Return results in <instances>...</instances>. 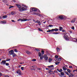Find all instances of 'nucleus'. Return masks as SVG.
I'll list each match as a JSON object with an SVG mask.
<instances>
[{
    "instance_id": "obj_21",
    "label": "nucleus",
    "mask_w": 77,
    "mask_h": 77,
    "mask_svg": "<svg viewBox=\"0 0 77 77\" xmlns=\"http://www.w3.org/2000/svg\"><path fill=\"white\" fill-rule=\"evenodd\" d=\"M56 49L57 52H58V51H60V49H59V48H57Z\"/></svg>"
},
{
    "instance_id": "obj_58",
    "label": "nucleus",
    "mask_w": 77,
    "mask_h": 77,
    "mask_svg": "<svg viewBox=\"0 0 77 77\" xmlns=\"http://www.w3.org/2000/svg\"><path fill=\"white\" fill-rule=\"evenodd\" d=\"M75 70H73V72H75Z\"/></svg>"
},
{
    "instance_id": "obj_42",
    "label": "nucleus",
    "mask_w": 77,
    "mask_h": 77,
    "mask_svg": "<svg viewBox=\"0 0 77 77\" xmlns=\"http://www.w3.org/2000/svg\"><path fill=\"white\" fill-rule=\"evenodd\" d=\"M55 63L56 65H59V62H55Z\"/></svg>"
},
{
    "instance_id": "obj_15",
    "label": "nucleus",
    "mask_w": 77,
    "mask_h": 77,
    "mask_svg": "<svg viewBox=\"0 0 77 77\" xmlns=\"http://www.w3.org/2000/svg\"><path fill=\"white\" fill-rule=\"evenodd\" d=\"M12 54L13 57H16V56H17V55L16 54H15L14 53L13 54Z\"/></svg>"
},
{
    "instance_id": "obj_40",
    "label": "nucleus",
    "mask_w": 77,
    "mask_h": 77,
    "mask_svg": "<svg viewBox=\"0 0 77 77\" xmlns=\"http://www.w3.org/2000/svg\"><path fill=\"white\" fill-rule=\"evenodd\" d=\"M42 53H43V54H44V50H42Z\"/></svg>"
},
{
    "instance_id": "obj_32",
    "label": "nucleus",
    "mask_w": 77,
    "mask_h": 77,
    "mask_svg": "<svg viewBox=\"0 0 77 77\" xmlns=\"http://www.w3.org/2000/svg\"><path fill=\"white\" fill-rule=\"evenodd\" d=\"M5 64L6 66H9V64L8 63H5Z\"/></svg>"
},
{
    "instance_id": "obj_44",
    "label": "nucleus",
    "mask_w": 77,
    "mask_h": 77,
    "mask_svg": "<svg viewBox=\"0 0 77 77\" xmlns=\"http://www.w3.org/2000/svg\"><path fill=\"white\" fill-rule=\"evenodd\" d=\"M10 59H6V61H9V60H10Z\"/></svg>"
},
{
    "instance_id": "obj_22",
    "label": "nucleus",
    "mask_w": 77,
    "mask_h": 77,
    "mask_svg": "<svg viewBox=\"0 0 77 77\" xmlns=\"http://www.w3.org/2000/svg\"><path fill=\"white\" fill-rule=\"evenodd\" d=\"M38 25L39 26H41V22L39 20V21H38Z\"/></svg>"
},
{
    "instance_id": "obj_24",
    "label": "nucleus",
    "mask_w": 77,
    "mask_h": 77,
    "mask_svg": "<svg viewBox=\"0 0 77 77\" xmlns=\"http://www.w3.org/2000/svg\"><path fill=\"white\" fill-rule=\"evenodd\" d=\"M38 30H39V31H40L41 32H42V29H41V28H38Z\"/></svg>"
},
{
    "instance_id": "obj_25",
    "label": "nucleus",
    "mask_w": 77,
    "mask_h": 77,
    "mask_svg": "<svg viewBox=\"0 0 77 77\" xmlns=\"http://www.w3.org/2000/svg\"><path fill=\"white\" fill-rule=\"evenodd\" d=\"M7 17V16H6V15L4 16H3V18H6Z\"/></svg>"
},
{
    "instance_id": "obj_59",
    "label": "nucleus",
    "mask_w": 77,
    "mask_h": 77,
    "mask_svg": "<svg viewBox=\"0 0 77 77\" xmlns=\"http://www.w3.org/2000/svg\"><path fill=\"white\" fill-rule=\"evenodd\" d=\"M38 70H41V69H40L39 68H38Z\"/></svg>"
},
{
    "instance_id": "obj_49",
    "label": "nucleus",
    "mask_w": 77,
    "mask_h": 77,
    "mask_svg": "<svg viewBox=\"0 0 77 77\" xmlns=\"http://www.w3.org/2000/svg\"><path fill=\"white\" fill-rule=\"evenodd\" d=\"M11 14V15H14V12H12Z\"/></svg>"
},
{
    "instance_id": "obj_26",
    "label": "nucleus",
    "mask_w": 77,
    "mask_h": 77,
    "mask_svg": "<svg viewBox=\"0 0 77 77\" xmlns=\"http://www.w3.org/2000/svg\"><path fill=\"white\" fill-rule=\"evenodd\" d=\"M40 58L41 60H42V59H43V56L42 55L40 57Z\"/></svg>"
},
{
    "instance_id": "obj_13",
    "label": "nucleus",
    "mask_w": 77,
    "mask_h": 77,
    "mask_svg": "<svg viewBox=\"0 0 77 77\" xmlns=\"http://www.w3.org/2000/svg\"><path fill=\"white\" fill-rule=\"evenodd\" d=\"M75 18L73 19L72 20L71 23H74L75 22Z\"/></svg>"
},
{
    "instance_id": "obj_64",
    "label": "nucleus",
    "mask_w": 77,
    "mask_h": 77,
    "mask_svg": "<svg viewBox=\"0 0 77 77\" xmlns=\"http://www.w3.org/2000/svg\"><path fill=\"white\" fill-rule=\"evenodd\" d=\"M58 62L59 63H60V61H59V62Z\"/></svg>"
},
{
    "instance_id": "obj_2",
    "label": "nucleus",
    "mask_w": 77,
    "mask_h": 77,
    "mask_svg": "<svg viewBox=\"0 0 77 77\" xmlns=\"http://www.w3.org/2000/svg\"><path fill=\"white\" fill-rule=\"evenodd\" d=\"M66 34H67V33L66 32L64 33V37L66 41H68V40L69 39V37H68V36L66 35Z\"/></svg>"
},
{
    "instance_id": "obj_7",
    "label": "nucleus",
    "mask_w": 77,
    "mask_h": 77,
    "mask_svg": "<svg viewBox=\"0 0 77 77\" xmlns=\"http://www.w3.org/2000/svg\"><path fill=\"white\" fill-rule=\"evenodd\" d=\"M8 53L10 55H12L14 53V50H11L10 51H9L8 52Z\"/></svg>"
},
{
    "instance_id": "obj_16",
    "label": "nucleus",
    "mask_w": 77,
    "mask_h": 77,
    "mask_svg": "<svg viewBox=\"0 0 77 77\" xmlns=\"http://www.w3.org/2000/svg\"><path fill=\"white\" fill-rule=\"evenodd\" d=\"M26 53H27V54H31V53H30V52L28 51H26Z\"/></svg>"
},
{
    "instance_id": "obj_35",
    "label": "nucleus",
    "mask_w": 77,
    "mask_h": 77,
    "mask_svg": "<svg viewBox=\"0 0 77 77\" xmlns=\"http://www.w3.org/2000/svg\"><path fill=\"white\" fill-rule=\"evenodd\" d=\"M35 50L37 51H38V52H40V50H39V49H35Z\"/></svg>"
},
{
    "instance_id": "obj_61",
    "label": "nucleus",
    "mask_w": 77,
    "mask_h": 77,
    "mask_svg": "<svg viewBox=\"0 0 77 77\" xmlns=\"http://www.w3.org/2000/svg\"><path fill=\"white\" fill-rule=\"evenodd\" d=\"M65 66V67L66 66V67H68V66H67V65H65V66Z\"/></svg>"
},
{
    "instance_id": "obj_46",
    "label": "nucleus",
    "mask_w": 77,
    "mask_h": 77,
    "mask_svg": "<svg viewBox=\"0 0 77 77\" xmlns=\"http://www.w3.org/2000/svg\"><path fill=\"white\" fill-rule=\"evenodd\" d=\"M73 30H74V26H73L71 28Z\"/></svg>"
},
{
    "instance_id": "obj_6",
    "label": "nucleus",
    "mask_w": 77,
    "mask_h": 77,
    "mask_svg": "<svg viewBox=\"0 0 77 77\" xmlns=\"http://www.w3.org/2000/svg\"><path fill=\"white\" fill-rule=\"evenodd\" d=\"M6 63V60H2V61L1 63H0L1 65H2V64H3L4 65H5V63Z\"/></svg>"
},
{
    "instance_id": "obj_27",
    "label": "nucleus",
    "mask_w": 77,
    "mask_h": 77,
    "mask_svg": "<svg viewBox=\"0 0 77 77\" xmlns=\"http://www.w3.org/2000/svg\"><path fill=\"white\" fill-rule=\"evenodd\" d=\"M61 75H65L64 72H61Z\"/></svg>"
},
{
    "instance_id": "obj_12",
    "label": "nucleus",
    "mask_w": 77,
    "mask_h": 77,
    "mask_svg": "<svg viewBox=\"0 0 77 77\" xmlns=\"http://www.w3.org/2000/svg\"><path fill=\"white\" fill-rule=\"evenodd\" d=\"M16 5L17 6V8H19V9H20L21 7V5L18 4H17Z\"/></svg>"
},
{
    "instance_id": "obj_41",
    "label": "nucleus",
    "mask_w": 77,
    "mask_h": 77,
    "mask_svg": "<svg viewBox=\"0 0 77 77\" xmlns=\"http://www.w3.org/2000/svg\"><path fill=\"white\" fill-rule=\"evenodd\" d=\"M65 73H66V74H67V75H69V73H68V72H65Z\"/></svg>"
},
{
    "instance_id": "obj_47",
    "label": "nucleus",
    "mask_w": 77,
    "mask_h": 77,
    "mask_svg": "<svg viewBox=\"0 0 77 77\" xmlns=\"http://www.w3.org/2000/svg\"><path fill=\"white\" fill-rule=\"evenodd\" d=\"M35 23H38V22H39V20H37L35 21Z\"/></svg>"
},
{
    "instance_id": "obj_38",
    "label": "nucleus",
    "mask_w": 77,
    "mask_h": 77,
    "mask_svg": "<svg viewBox=\"0 0 77 77\" xmlns=\"http://www.w3.org/2000/svg\"><path fill=\"white\" fill-rule=\"evenodd\" d=\"M62 72V69H60L59 70V72Z\"/></svg>"
},
{
    "instance_id": "obj_60",
    "label": "nucleus",
    "mask_w": 77,
    "mask_h": 77,
    "mask_svg": "<svg viewBox=\"0 0 77 77\" xmlns=\"http://www.w3.org/2000/svg\"><path fill=\"white\" fill-rule=\"evenodd\" d=\"M46 69L47 70H48V69L47 68H46Z\"/></svg>"
},
{
    "instance_id": "obj_50",
    "label": "nucleus",
    "mask_w": 77,
    "mask_h": 77,
    "mask_svg": "<svg viewBox=\"0 0 77 77\" xmlns=\"http://www.w3.org/2000/svg\"><path fill=\"white\" fill-rule=\"evenodd\" d=\"M24 7H25V8H27V6L26 5L24 6Z\"/></svg>"
},
{
    "instance_id": "obj_9",
    "label": "nucleus",
    "mask_w": 77,
    "mask_h": 77,
    "mask_svg": "<svg viewBox=\"0 0 77 77\" xmlns=\"http://www.w3.org/2000/svg\"><path fill=\"white\" fill-rule=\"evenodd\" d=\"M17 74H18V75H21V71L20 70H18L17 71Z\"/></svg>"
},
{
    "instance_id": "obj_17",
    "label": "nucleus",
    "mask_w": 77,
    "mask_h": 77,
    "mask_svg": "<svg viewBox=\"0 0 77 77\" xmlns=\"http://www.w3.org/2000/svg\"><path fill=\"white\" fill-rule=\"evenodd\" d=\"M2 24H6V22L5 21H1Z\"/></svg>"
},
{
    "instance_id": "obj_45",
    "label": "nucleus",
    "mask_w": 77,
    "mask_h": 77,
    "mask_svg": "<svg viewBox=\"0 0 77 77\" xmlns=\"http://www.w3.org/2000/svg\"><path fill=\"white\" fill-rule=\"evenodd\" d=\"M14 50L15 52H18V51L17 50V49H15Z\"/></svg>"
},
{
    "instance_id": "obj_52",
    "label": "nucleus",
    "mask_w": 77,
    "mask_h": 77,
    "mask_svg": "<svg viewBox=\"0 0 77 77\" xmlns=\"http://www.w3.org/2000/svg\"><path fill=\"white\" fill-rule=\"evenodd\" d=\"M57 71H59V70H60V69H57Z\"/></svg>"
},
{
    "instance_id": "obj_19",
    "label": "nucleus",
    "mask_w": 77,
    "mask_h": 77,
    "mask_svg": "<svg viewBox=\"0 0 77 77\" xmlns=\"http://www.w3.org/2000/svg\"><path fill=\"white\" fill-rule=\"evenodd\" d=\"M62 60V59L61 58H60L56 60H57V61H61Z\"/></svg>"
},
{
    "instance_id": "obj_37",
    "label": "nucleus",
    "mask_w": 77,
    "mask_h": 77,
    "mask_svg": "<svg viewBox=\"0 0 77 77\" xmlns=\"http://www.w3.org/2000/svg\"><path fill=\"white\" fill-rule=\"evenodd\" d=\"M55 57L57 59V58H58V57H59V56L57 55H56L55 56Z\"/></svg>"
},
{
    "instance_id": "obj_30",
    "label": "nucleus",
    "mask_w": 77,
    "mask_h": 77,
    "mask_svg": "<svg viewBox=\"0 0 77 77\" xmlns=\"http://www.w3.org/2000/svg\"><path fill=\"white\" fill-rule=\"evenodd\" d=\"M67 71H68V72H69L70 73L71 72V70H69V69H67Z\"/></svg>"
},
{
    "instance_id": "obj_34",
    "label": "nucleus",
    "mask_w": 77,
    "mask_h": 77,
    "mask_svg": "<svg viewBox=\"0 0 77 77\" xmlns=\"http://www.w3.org/2000/svg\"><path fill=\"white\" fill-rule=\"evenodd\" d=\"M36 60L35 59H32V61H33V62H35Z\"/></svg>"
},
{
    "instance_id": "obj_23",
    "label": "nucleus",
    "mask_w": 77,
    "mask_h": 77,
    "mask_svg": "<svg viewBox=\"0 0 77 77\" xmlns=\"http://www.w3.org/2000/svg\"><path fill=\"white\" fill-rule=\"evenodd\" d=\"M53 34H55V35H57V34H59V32H53L52 33Z\"/></svg>"
},
{
    "instance_id": "obj_57",
    "label": "nucleus",
    "mask_w": 77,
    "mask_h": 77,
    "mask_svg": "<svg viewBox=\"0 0 77 77\" xmlns=\"http://www.w3.org/2000/svg\"><path fill=\"white\" fill-rule=\"evenodd\" d=\"M24 63H20V64H23Z\"/></svg>"
},
{
    "instance_id": "obj_4",
    "label": "nucleus",
    "mask_w": 77,
    "mask_h": 77,
    "mask_svg": "<svg viewBox=\"0 0 77 77\" xmlns=\"http://www.w3.org/2000/svg\"><path fill=\"white\" fill-rule=\"evenodd\" d=\"M19 10L20 11H26V9L23 7H21L19 9Z\"/></svg>"
},
{
    "instance_id": "obj_48",
    "label": "nucleus",
    "mask_w": 77,
    "mask_h": 77,
    "mask_svg": "<svg viewBox=\"0 0 77 77\" xmlns=\"http://www.w3.org/2000/svg\"><path fill=\"white\" fill-rule=\"evenodd\" d=\"M69 68H72V66H69Z\"/></svg>"
},
{
    "instance_id": "obj_1",
    "label": "nucleus",
    "mask_w": 77,
    "mask_h": 77,
    "mask_svg": "<svg viewBox=\"0 0 77 77\" xmlns=\"http://www.w3.org/2000/svg\"><path fill=\"white\" fill-rule=\"evenodd\" d=\"M48 67H49L50 69V70L48 72V73H49V74H51V72H53V71H51V70L54 69V66L53 65L49 66H48Z\"/></svg>"
},
{
    "instance_id": "obj_39",
    "label": "nucleus",
    "mask_w": 77,
    "mask_h": 77,
    "mask_svg": "<svg viewBox=\"0 0 77 77\" xmlns=\"http://www.w3.org/2000/svg\"><path fill=\"white\" fill-rule=\"evenodd\" d=\"M52 60L51 59H49V62H51Z\"/></svg>"
},
{
    "instance_id": "obj_14",
    "label": "nucleus",
    "mask_w": 77,
    "mask_h": 77,
    "mask_svg": "<svg viewBox=\"0 0 77 77\" xmlns=\"http://www.w3.org/2000/svg\"><path fill=\"white\" fill-rule=\"evenodd\" d=\"M73 76H74V75H72L71 73H70V75H69V77H72Z\"/></svg>"
},
{
    "instance_id": "obj_51",
    "label": "nucleus",
    "mask_w": 77,
    "mask_h": 77,
    "mask_svg": "<svg viewBox=\"0 0 77 77\" xmlns=\"http://www.w3.org/2000/svg\"><path fill=\"white\" fill-rule=\"evenodd\" d=\"M11 21L12 22H16V21H14V20H11Z\"/></svg>"
},
{
    "instance_id": "obj_28",
    "label": "nucleus",
    "mask_w": 77,
    "mask_h": 77,
    "mask_svg": "<svg viewBox=\"0 0 77 77\" xmlns=\"http://www.w3.org/2000/svg\"><path fill=\"white\" fill-rule=\"evenodd\" d=\"M14 8V6L10 5L9 7V9H11V8Z\"/></svg>"
},
{
    "instance_id": "obj_54",
    "label": "nucleus",
    "mask_w": 77,
    "mask_h": 77,
    "mask_svg": "<svg viewBox=\"0 0 77 77\" xmlns=\"http://www.w3.org/2000/svg\"><path fill=\"white\" fill-rule=\"evenodd\" d=\"M5 77H9V76L8 75H5Z\"/></svg>"
},
{
    "instance_id": "obj_43",
    "label": "nucleus",
    "mask_w": 77,
    "mask_h": 77,
    "mask_svg": "<svg viewBox=\"0 0 77 77\" xmlns=\"http://www.w3.org/2000/svg\"><path fill=\"white\" fill-rule=\"evenodd\" d=\"M21 69H22V71H23V70H24V67H21Z\"/></svg>"
},
{
    "instance_id": "obj_63",
    "label": "nucleus",
    "mask_w": 77,
    "mask_h": 77,
    "mask_svg": "<svg viewBox=\"0 0 77 77\" xmlns=\"http://www.w3.org/2000/svg\"><path fill=\"white\" fill-rule=\"evenodd\" d=\"M76 42H77V39H76Z\"/></svg>"
},
{
    "instance_id": "obj_55",
    "label": "nucleus",
    "mask_w": 77,
    "mask_h": 77,
    "mask_svg": "<svg viewBox=\"0 0 77 77\" xmlns=\"http://www.w3.org/2000/svg\"><path fill=\"white\" fill-rule=\"evenodd\" d=\"M62 32H65V30L63 29L62 31Z\"/></svg>"
},
{
    "instance_id": "obj_53",
    "label": "nucleus",
    "mask_w": 77,
    "mask_h": 77,
    "mask_svg": "<svg viewBox=\"0 0 77 77\" xmlns=\"http://www.w3.org/2000/svg\"><path fill=\"white\" fill-rule=\"evenodd\" d=\"M2 75V73L0 72V77H1Z\"/></svg>"
},
{
    "instance_id": "obj_20",
    "label": "nucleus",
    "mask_w": 77,
    "mask_h": 77,
    "mask_svg": "<svg viewBox=\"0 0 77 77\" xmlns=\"http://www.w3.org/2000/svg\"><path fill=\"white\" fill-rule=\"evenodd\" d=\"M59 30H60V31H61L62 30V29H63V28L61 26H60L59 27Z\"/></svg>"
},
{
    "instance_id": "obj_10",
    "label": "nucleus",
    "mask_w": 77,
    "mask_h": 77,
    "mask_svg": "<svg viewBox=\"0 0 77 77\" xmlns=\"http://www.w3.org/2000/svg\"><path fill=\"white\" fill-rule=\"evenodd\" d=\"M44 58L46 60H48V57H47V55H44Z\"/></svg>"
},
{
    "instance_id": "obj_5",
    "label": "nucleus",
    "mask_w": 77,
    "mask_h": 77,
    "mask_svg": "<svg viewBox=\"0 0 77 77\" xmlns=\"http://www.w3.org/2000/svg\"><path fill=\"white\" fill-rule=\"evenodd\" d=\"M18 21H27V19H26L25 18H23V19H21V18H20L17 20Z\"/></svg>"
},
{
    "instance_id": "obj_29",
    "label": "nucleus",
    "mask_w": 77,
    "mask_h": 77,
    "mask_svg": "<svg viewBox=\"0 0 77 77\" xmlns=\"http://www.w3.org/2000/svg\"><path fill=\"white\" fill-rule=\"evenodd\" d=\"M51 31L52 32V31H51V29H48V30L47 31V32H51Z\"/></svg>"
},
{
    "instance_id": "obj_62",
    "label": "nucleus",
    "mask_w": 77,
    "mask_h": 77,
    "mask_svg": "<svg viewBox=\"0 0 77 77\" xmlns=\"http://www.w3.org/2000/svg\"><path fill=\"white\" fill-rule=\"evenodd\" d=\"M22 5L23 6H24V5L23 4H22Z\"/></svg>"
},
{
    "instance_id": "obj_33",
    "label": "nucleus",
    "mask_w": 77,
    "mask_h": 77,
    "mask_svg": "<svg viewBox=\"0 0 77 77\" xmlns=\"http://www.w3.org/2000/svg\"><path fill=\"white\" fill-rule=\"evenodd\" d=\"M48 27H53V25H49L48 26Z\"/></svg>"
},
{
    "instance_id": "obj_18",
    "label": "nucleus",
    "mask_w": 77,
    "mask_h": 77,
    "mask_svg": "<svg viewBox=\"0 0 77 77\" xmlns=\"http://www.w3.org/2000/svg\"><path fill=\"white\" fill-rule=\"evenodd\" d=\"M63 70H64V71H65V70H66V69H67L66 68V67H65V66H64L63 67Z\"/></svg>"
},
{
    "instance_id": "obj_31",
    "label": "nucleus",
    "mask_w": 77,
    "mask_h": 77,
    "mask_svg": "<svg viewBox=\"0 0 77 77\" xmlns=\"http://www.w3.org/2000/svg\"><path fill=\"white\" fill-rule=\"evenodd\" d=\"M33 14H34L35 15H40V14H38V13H35V12H33Z\"/></svg>"
},
{
    "instance_id": "obj_8",
    "label": "nucleus",
    "mask_w": 77,
    "mask_h": 77,
    "mask_svg": "<svg viewBox=\"0 0 77 77\" xmlns=\"http://www.w3.org/2000/svg\"><path fill=\"white\" fill-rule=\"evenodd\" d=\"M58 30H59V29L56 28L55 29H52L51 31H52V32H54V31H55V32H57Z\"/></svg>"
},
{
    "instance_id": "obj_3",
    "label": "nucleus",
    "mask_w": 77,
    "mask_h": 77,
    "mask_svg": "<svg viewBox=\"0 0 77 77\" xmlns=\"http://www.w3.org/2000/svg\"><path fill=\"white\" fill-rule=\"evenodd\" d=\"M32 11H33V12H37V11H39V10L38 9V8H32Z\"/></svg>"
},
{
    "instance_id": "obj_36",
    "label": "nucleus",
    "mask_w": 77,
    "mask_h": 77,
    "mask_svg": "<svg viewBox=\"0 0 77 77\" xmlns=\"http://www.w3.org/2000/svg\"><path fill=\"white\" fill-rule=\"evenodd\" d=\"M38 56H39V57H40L41 56V54L39 52V53H38Z\"/></svg>"
},
{
    "instance_id": "obj_11",
    "label": "nucleus",
    "mask_w": 77,
    "mask_h": 77,
    "mask_svg": "<svg viewBox=\"0 0 77 77\" xmlns=\"http://www.w3.org/2000/svg\"><path fill=\"white\" fill-rule=\"evenodd\" d=\"M58 18L60 20H63V16L62 15L59 16H58Z\"/></svg>"
},
{
    "instance_id": "obj_56",
    "label": "nucleus",
    "mask_w": 77,
    "mask_h": 77,
    "mask_svg": "<svg viewBox=\"0 0 77 77\" xmlns=\"http://www.w3.org/2000/svg\"><path fill=\"white\" fill-rule=\"evenodd\" d=\"M45 23H46V21H45L43 22L44 24H45Z\"/></svg>"
}]
</instances>
